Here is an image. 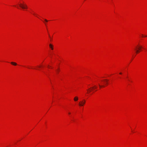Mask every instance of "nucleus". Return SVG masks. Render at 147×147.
Returning <instances> with one entry per match:
<instances>
[{"instance_id": "nucleus-1", "label": "nucleus", "mask_w": 147, "mask_h": 147, "mask_svg": "<svg viewBox=\"0 0 147 147\" xmlns=\"http://www.w3.org/2000/svg\"><path fill=\"white\" fill-rule=\"evenodd\" d=\"M142 47L138 46V47H136L134 49L136 51V53H138L140 52V51L141 50Z\"/></svg>"}, {"instance_id": "nucleus-2", "label": "nucleus", "mask_w": 147, "mask_h": 147, "mask_svg": "<svg viewBox=\"0 0 147 147\" xmlns=\"http://www.w3.org/2000/svg\"><path fill=\"white\" fill-rule=\"evenodd\" d=\"M86 102V100H83L81 101L79 103V105L80 106H84Z\"/></svg>"}, {"instance_id": "nucleus-3", "label": "nucleus", "mask_w": 147, "mask_h": 147, "mask_svg": "<svg viewBox=\"0 0 147 147\" xmlns=\"http://www.w3.org/2000/svg\"><path fill=\"white\" fill-rule=\"evenodd\" d=\"M19 5L20 7L23 9H26L27 8V6L26 4L22 5L21 4H20Z\"/></svg>"}, {"instance_id": "nucleus-4", "label": "nucleus", "mask_w": 147, "mask_h": 147, "mask_svg": "<svg viewBox=\"0 0 147 147\" xmlns=\"http://www.w3.org/2000/svg\"><path fill=\"white\" fill-rule=\"evenodd\" d=\"M94 87H91L87 90L88 92L89 93L92 91L94 90Z\"/></svg>"}, {"instance_id": "nucleus-5", "label": "nucleus", "mask_w": 147, "mask_h": 147, "mask_svg": "<svg viewBox=\"0 0 147 147\" xmlns=\"http://www.w3.org/2000/svg\"><path fill=\"white\" fill-rule=\"evenodd\" d=\"M78 97L75 96L74 98V100L75 101H77L78 100Z\"/></svg>"}, {"instance_id": "nucleus-6", "label": "nucleus", "mask_w": 147, "mask_h": 147, "mask_svg": "<svg viewBox=\"0 0 147 147\" xmlns=\"http://www.w3.org/2000/svg\"><path fill=\"white\" fill-rule=\"evenodd\" d=\"M51 49L52 50H53V46L51 44H50L49 45Z\"/></svg>"}, {"instance_id": "nucleus-7", "label": "nucleus", "mask_w": 147, "mask_h": 147, "mask_svg": "<svg viewBox=\"0 0 147 147\" xmlns=\"http://www.w3.org/2000/svg\"><path fill=\"white\" fill-rule=\"evenodd\" d=\"M11 64L13 65H17V64L16 63L14 62H11Z\"/></svg>"}, {"instance_id": "nucleus-8", "label": "nucleus", "mask_w": 147, "mask_h": 147, "mask_svg": "<svg viewBox=\"0 0 147 147\" xmlns=\"http://www.w3.org/2000/svg\"><path fill=\"white\" fill-rule=\"evenodd\" d=\"M99 86L100 87V88H101V87H105V86H101V85H100V84H99Z\"/></svg>"}, {"instance_id": "nucleus-9", "label": "nucleus", "mask_w": 147, "mask_h": 147, "mask_svg": "<svg viewBox=\"0 0 147 147\" xmlns=\"http://www.w3.org/2000/svg\"><path fill=\"white\" fill-rule=\"evenodd\" d=\"M105 80L106 82V84H108V80Z\"/></svg>"}, {"instance_id": "nucleus-10", "label": "nucleus", "mask_w": 147, "mask_h": 147, "mask_svg": "<svg viewBox=\"0 0 147 147\" xmlns=\"http://www.w3.org/2000/svg\"><path fill=\"white\" fill-rule=\"evenodd\" d=\"M93 87H94V89H95L96 88V86H93Z\"/></svg>"}, {"instance_id": "nucleus-11", "label": "nucleus", "mask_w": 147, "mask_h": 147, "mask_svg": "<svg viewBox=\"0 0 147 147\" xmlns=\"http://www.w3.org/2000/svg\"><path fill=\"white\" fill-rule=\"evenodd\" d=\"M45 20L46 22H47L48 21L46 19H45Z\"/></svg>"}, {"instance_id": "nucleus-12", "label": "nucleus", "mask_w": 147, "mask_h": 147, "mask_svg": "<svg viewBox=\"0 0 147 147\" xmlns=\"http://www.w3.org/2000/svg\"><path fill=\"white\" fill-rule=\"evenodd\" d=\"M57 73H58L59 70V69H58V70H57Z\"/></svg>"}, {"instance_id": "nucleus-13", "label": "nucleus", "mask_w": 147, "mask_h": 147, "mask_svg": "<svg viewBox=\"0 0 147 147\" xmlns=\"http://www.w3.org/2000/svg\"><path fill=\"white\" fill-rule=\"evenodd\" d=\"M37 67L39 68H40L41 67V66H38Z\"/></svg>"}, {"instance_id": "nucleus-14", "label": "nucleus", "mask_w": 147, "mask_h": 147, "mask_svg": "<svg viewBox=\"0 0 147 147\" xmlns=\"http://www.w3.org/2000/svg\"><path fill=\"white\" fill-rule=\"evenodd\" d=\"M119 74L121 75L122 74V73L121 72H120L119 73Z\"/></svg>"}, {"instance_id": "nucleus-15", "label": "nucleus", "mask_w": 147, "mask_h": 147, "mask_svg": "<svg viewBox=\"0 0 147 147\" xmlns=\"http://www.w3.org/2000/svg\"><path fill=\"white\" fill-rule=\"evenodd\" d=\"M70 114H71V113H70V112H69V113H68V114H69V115Z\"/></svg>"}, {"instance_id": "nucleus-16", "label": "nucleus", "mask_w": 147, "mask_h": 147, "mask_svg": "<svg viewBox=\"0 0 147 147\" xmlns=\"http://www.w3.org/2000/svg\"><path fill=\"white\" fill-rule=\"evenodd\" d=\"M147 36L146 35H145L144 37H146Z\"/></svg>"}]
</instances>
